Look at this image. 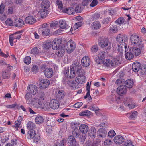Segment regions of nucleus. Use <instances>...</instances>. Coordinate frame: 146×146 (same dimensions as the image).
Instances as JSON below:
<instances>
[{
  "mask_svg": "<svg viewBox=\"0 0 146 146\" xmlns=\"http://www.w3.org/2000/svg\"><path fill=\"white\" fill-rule=\"evenodd\" d=\"M101 27V24L98 21L93 22L91 25L92 28L95 30L99 29Z\"/></svg>",
  "mask_w": 146,
  "mask_h": 146,
  "instance_id": "32",
  "label": "nucleus"
},
{
  "mask_svg": "<svg viewBox=\"0 0 146 146\" xmlns=\"http://www.w3.org/2000/svg\"><path fill=\"white\" fill-rule=\"evenodd\" d=\"M116 41L118 42V50L121 52H123V48L126 52L127 44L126 42L127 41L128 38L125 34H119L116 38Z\"/></svg>",
  "mask_w": 146,
  "mask_h": 146,
  "instance_id": "2",
  "label": "nucleus"
},
{
  "mask_svg": "<svg viewBox=\"0 0 146 146\" xmlns=\"http://www.w3.org/2000/svg\"><path fill=\"white\" fill-rule=\"evenodd\" d=\"M127 50V48H126V52H125V58L127 60H130L133 58L134 57L133 54L131 51L130 50V49L129 51L126 53Z\"/></svg>",
  "mask_w": 146,
  "mask_h": 146,
  "instance_id": "29",
  "label": "nucleus"
},
{
  "mask_svg": "<svg viewBox=\"0 0 146 146\" xmlns=\"http://www.w3.org/2000/svg\"><path fill=\"white\" fill-rule=\"evenodd\" d=\"M119 60L117 58H113L111 60L106 59L104 60L103 64L107 67H112L116 66L119 64Z\"/></svg>",
  "mask_w": 146,
  "mask_h": 146,
  "instance_id": "4",
  "label": "nucleus"
},
{
  "mask_svg": "<svg viewBox=\"0 0 146 146\" xmlns=\"http://www.w3.org/2000/svg\"><path fill=\"white\" fill-rule=\"evenodd\" d=\"M88 109L91 110L95 111H98L99 110L98 108L96 105L94 104H92L89 107Z\"/></svg>",
  "mask_w": 146,
  "mask_h": 146,
  "instance_id": "42",
  "label": "nucleus"
},
{
  "mask_svg": "<svg viewBox=\"0 0 146 146\" xmlns=\"http://www.w3.org/2000/svg\"><path fill=\"white\" fill-rule=\"evenodd\" d=\"M66 49L65 48L64 46L62 47H60V48L57 50L56 54L57 56L59 57L62 56L64 54L65 51Z\"/></svg>",
  "mask_w": 146,
  "mask_h": 146,
  "instance_id": "19",
  "label": "nucleus"
},
{
  "mask_svg": "<svg viewBox=\"0 0 146 146\" xmlns=\"http://www.w3.org/2000/svg\"><path fill=\"white\" fill-rule=\"evenodd\" d=\"M98 50V47L97 45L93 46L91 48L92 52H96Z\"/></svg>",
  "mask_w": 146,
  "mask_h": 146,
  "instance_id": "64",
  "label": "nucleus"
},
{
  "mask_svg": "<svg viewBox=\"0 0 146 146\" xmlns=\"http://www.w3.org/2000/svg\"><path fill=\"white\" fill-rule=\"evenodd\" d=\"M125 84L126 85V88H131L133 86V82L132 80L128 79L125 82Z\"/></svg>",
  "mask_w": 146,
  "mask_h": 146,
  "instance_id": "36",
  "label": "nucleus"
},
{
  "mask_svg": "<svg viewBox=\"0 0 146 146\" xmlns=\"http://www.w3.org/2000/svg\"><path fill=\"white\" fill-rule=\"evenodd\" d=\"M72 133L75 137H78L80 135V132L78 129L76 127L73 131Z\"/></svg>",
  "mask_w": 146,
  "mask_h": 146,
  "instance_id": "44",
  "label": "nucleus"
},
{
  "mask_svg": "<svg viewBox=\"0 0 146 146\" xmlns=\"http://www.w3.org/2000/svg\"><path fill=\"white\" fill-rule=\"evenodd\" d=\"M61 42V40L60 39L57 38L54 39L52 44H55L58 46H61L60 44Z\"/></svg>",
  "mask_w": 146,
  "mask_h": 146,
  "instance_id": "50",
  "label": "nucleus"
},
{
  "mask_svg": "<svg viewBox=\"0 0 146 146\" xmlns=\"http://www.w3.org/2000/svg\"><path fill=\"white\" fill-rule=\"evenodd\" d=\"M39 31L42 36H48L50 34V30L48 28L39 29Z\"/></svg>",
  "mask_w": 146,
  "mask_h": 146,
  "instance_id": "24",
  "label": "nucleus"
},
{
  "mask_svg": "<svg viewBox=\"0 0 146 146\" xmlns=\"http://www.w3.org/2000/svg\"><path fill=\"white\" fill-rule=\"evenodd\" d=\"M31 103L34 108L37 109L40 108L42 105L40 99L36 97H35L32 99Z\"/></svg>",
  "mask_w": 146,
  "mask_h": 146,
  "instance_id": "6",
  "label": "nucleus"
},
{
  "mask_svg": "<svg viewBox=\"0 0 146 146\" xmlns=\"http://www.w3.org/2000/svg\"><path fill=\"white\" fill-rule=\"evenodd\" d=\"M90 86H89V83L87 82V86H86V90L87 92L86 95L85 96L84 98L85 99L88 98V102L91 101L92 100V98L90 94Z\"/></svg>",
  "mask_w": 146,
  "mask_h": 146,
  "instance_id": "18",
  "label": "nucleus"
},
{
  "mask_svg": "<svg viewBox=\"0 0 146 146\" xmlns=\"http://www.w3.org/2000/svg\"><path fill=\"white\" fill-rule=\"evenodd\" d=\"M59 21H56L55 22H53L50 24V27H51L55 28L59 26Z\"/></svg>",
  "mask_w": 146,
  "mask_h": 146,
  "instance_id": "58",
  "label": "nucleus"
},
{
  "mask_svg": "<svg viewBox=\"0 0 146 146\" xmlns=\"http://www.w3.org/2000/svg\"><path fill=\"white\" fill-rule=\"evenodd\" d=\"M91 112L89 110H86L81 113L80 115L81 116H89L91 114Z\"/></svg>",
  "mask_w": 146,
  "mask_h": 146,
  "instance_id": "53",
  "label": "nucleus"
},
{
  "mask_svg": "<svg viewBox=\"0 0 146 146\" xmlns=\"http://www.w3.org/2000/svg\"><path fill=\"white\" fill-rule=\"evenodd\" d=\"M125 22V19L123 17H119L115 21V23L118 25H120L123 23Z\"/></svg>",
  "mask_w": 146,
  "mask_h": 146,
  "instance_id": "48",
  "label": "nucleus"
},
{
  "mask_svg": "<svg viewBox=\"0 0 146 146\" xmlns=\"http://www.w3.org/2000/svg\"><path fill=\"white\" fill-rule=\"evenodd\" d=\"M63 12L67 13L69 15H71L74 13L75 11L74 8L70 7L64 9Z\"/></svg>",
  "mask_w": 146,
  "mask_h": 146,
  "instance_id": "38",
  "label": "nucleus"
},
{
  "mask_svg": "<svg viewBox=\"0 0 146 146\" xmlns=\"http://www.w3.org/2000/svg\"><path fill=\"white\" fill-rule=\"evenodd\" d=\"M79 129L82 133H86L88 131L89 127L87 125L85 124H82L80 126Z\"/></svg>",
  "mask_w": 146,
  "mask_h": 146,
  "instance_id": "25",
  "label": "nucleus"
},
{
  "mask_svg": "<svg viewBox=\"0 0 146 146\" xmlns=\"http://www.w3.org/2000/svg\"><path fill=\"white\" fill-rule=\"evenodd\" d=\"M14 24L17 27H21L24 25V21L21 19H17L15 20Z\"/></svg>",
  "mask_w": 146,
  "mask_h": 146,
  "instance_id": "30",
  "label": "nucleus"
},
{
  "mask_svg": "<svg viewBox=\"0 0 146 146\" xmlns=\"http://www.w3.org/2000/svg\"><path fill=\"white\" fill-rule=\"evenodd\" d=\"M36 123L38 124H40L43 123L44 118L42 116L38 115L36 117L35 119Z\"/></svg>",
  "mask_w": 146,
  "mask_h": 146,
  "instance_id": "31",
  "label": "nucleus"
},
{
  "mask_svg": "<svg viewBox=\"0 0 146 146\" xmlns=\"http://www.w3.org/2000/svg\"><path fill=\"white\" fill-rule=\"evenodd\" d=\"M116 134L115 131L113 130H111L108 133V136L111 138L113 137Z\"/></svg>",
  "mask_w": 146,
  "mask_h": 146,
  "instance_id": "60",
  "label": "nucleus"
},
{
  "mask_svg": "<svg viewBox=\"0 0 146 146\" xmlns=\"http://www.w3.org/2000/svg\"><path fill=\"white\" fill-rule=\"evenodd\" d=\"M68 84L70 86L72 89H75L78 88L79 84H77L75 82L70 80L68 81Z\"/></svg>",
  "mask_w": 146,
  "mask_h": 146,
  "instance_id": "26",
  "label": "nucleus"
},
{
  "mask_svg": "<svg viewBox=\"0 0 146 146\" xmlns=\"http://www.w3.org/2000/svg\"><path fill=\"white\" fill-rule=\"evenodd\" d=\"M90 60L89 57L85 56L83 57L81 60V63L82 65L85 67L88 66L90 64Z\"/></svg>",
  "mask_w": 146,
  "mask_h": 146,
  "instance_id": "15",
  "label": "nucleus"
},
{
  "mask_svg": "<svg viewBox=\"0 0 146 146\" xmlns=\"http://www.w3.org/2000/svg\"><path fill=\"white\" fill-rule=\"evenodd\" d=\"M52 45L51 42L46 41L44 42L43 43V48L44 49L47 50L49 49Z\"/></svg>",
  "mask_w": 146,
  "mask_h": 146,
  "instance_id": "34",
  "label": "nucleus"
},
{
  "mask_svg": "<svg viewBox=\"0 0 146 146\" xmlns=\"http://www.w3.org/2000/svg\"><path fill=\"white\" fill-rule=\"evenodd\" d=\"M141 65V64L139 62H134L132 66L133 70L135 72H138Z\"/></svg>",
  "mask_w": 146,
  "mask_h": 146,
  "instance_id": "17",
  "label": "nucleus"
},
{
  "mask_svg": "<svg viewBox=\"0 0 146 146\" xmlns=\"http://www.w3.org/2000/svg\"><path fill=\"white\" fill-rule=\"evenodd\" d=\"M25 22L27 24L30 25L35 23L36 21V19L32 16H29L27 17L25 19Z\"/></svg>",
  "mask_w": 146,
  "mask_h": 146,
  "instance_id": "16",
  "label": "nucleus"
},
{
  "mask_svg": "<svg viewBox=\"0 0 146 146\" xmlns=\"http://www.w3.org/2000/svg\"><path fill=\"white\" fill-rule=\"evenodd\" d=\"M53 73L52 69L50 68H47L44 71V74L46 77L48 78L52 77Z\"/></svg>",
  "mask_w": 146,
  "mask_h": 146,
  "instance_id": "21",
  "label": "nucleus"
},
{
  "mask_svg": "<svg viewBox=\"0 0 146 146\" xmlns=\"http://www.w3.org/2000/svg\"><path fill=\"white\" fill-rule=\"evenodd\" d=\"M50 82L47 79H43L41 80L40 82V87L41 89H44L48 87Z\"/></svg>",
  "mask_w": 146,
  "mask_h": 146,
  "instance_id": "11",
  "label": "nucleus"
},
{
  "mask_svg": "<svg viewBox=\"0 0 146 146\" xmlns=\"http://www.w3.org/2000/svg\"><path fill=\"white\" fill-rule=\"evenodd\" d=\"M41 138L39 135H36L33 139L34 142L36 143V144L39 143L41 142Z\"/></svg>",
  "mask_w": 146,
  "mask_h": 146,
  "instance_id": "49",
  "label": "nucleus"
},
{
  "mask_svg": "<svg viewBox=\"0 0 146 146\" xmlns=\"http://www.w3.org/2000/svg\"><path fill=\"white\" fill-rule=\"evenodd\" d=\"M99 54L98 57L100 58L101 60H103L105 58V52L103 51H100L98 52Z\"/></svg>",
  "mask_w": 146,
  "mask_h": 146,
  "instance_id": "45",
  "label": "nucleus"
},
{
  "mask_svg": "<svg viewBox=\"0 0 146 146\" xmlns=\"http://www.w3.org/2000/svg\"><path fill=\"white\" fill-rule=\"evenodd\" d=\"M103 60H101L98 57H96L95 58V60L96 62L97 66L101 65L103 63Z\"/></svg>",
  "mask_w": 146,
  "mask_h": 146,
  "instance_id": "54",
  "label": "nucleus"
},
{
  "mask_svg": "<svg viewBox=\"0 0 146 146\" xmlns=\"http://www.w3.org/2000/svg\"><path fill=\"white\" fill-rule=\"evenodd\" d=\"M129 115V118L131 119H133L137 117L138 113L137 111H131Z\"/></svg>",
  "mask_w": 146,
  "mask_h": 146,
  "instance_id": "47",
  "label": "nucleus"
},
{
  "mask_svg": "<svg viewBox=\"0 0 146 146\" xmlns=\"http://www.w3.org/2000/svg\"><path fill=\"white\" fill-rule=\"evenodd\" d=\"M68 140V143L70 146H78V143L74 136L71 135L69 136Z\"/></svg>",
  "mask_w": 146,
  "mask_h": 146,
  "instance_id": "13",
  "label": "nucleus"
},
{
  "mask_svg": "<svg viewBox=\"0 0 146 146\" xmlns=\"http://www.w3.org/2000/svg\"><path fill=\"white\" fill-rule=\"evenodd\" d=\"M130 38L132 44L133 46H139L141 49L144 47V45L142 42V41L136 34L134 33L132 34Z\"/></svg>",
  "mask_w": 146,
  "mask_h": 146,
  "instance_id": "3",
  "label": "nucleus"
},
{
  "mask_svg": "<svg viewBox=\"0 0 146 146\" xmlns=\"http://www.w3.org/2000/svg\"><path fill=\"white\" fill-rule=\"evenodd\" d=\"M117 29V26L115 25H112L110 27V31L111 33H114L116 32Z\"/></svg>",
  "mask_w": 146,
  "mask_h": 146,
  "instance_id": "46",
  "label": "nucleus"
},
{
  "mask_svg": "<svg viewBox=\"0 0 146 146\" xmlns=\"http://www.w3.org/2000/svg\"><path fill=\"white\" fill-rule=\"evenodd\" d=\"M64 73L66 77L70 78H74L76 75H77L76 82L79 84L84 83L86 81V78L84 76L85 72L78 62H74L70 66V69L69 67L66 68Z\"/></svg>",
  "mask_w": 146,
  "mask_h": 146,
  "instance_id": "1",
  "label": "nucleus"
},
{
  "mask_svg": "<svg viewBox=\"0 0 146 146\" xmlns=\"http://www.w3.org/2000/svg\"><path fill=\"white\" fill-rule=\"evenodd\" d=\"M48 14V11L47 9L43 8L38 12V16L43 18L45 17Z\"/></svg>",
  "mask_w": 146,
  "mask_h": 146,
  "instance_id": "20",
  "label": "nucleus"
},
{
  "mask_svg": "<svg viewBox=\"0 0 146 146\" xmlns=\"http://www.w3.org/2000/svg\"><path fill=\"white\" fill-rule=\"evenodd\" d=\"M50 3L48 0L43 1L42 3V7L46 9H48L50 6Z\"/></svg>",
  "mask_w": 146,
  "mask_h": 146,
  "instance_id": "40",
  "label": "nucleus"
},
{
  "mask_svg": "<svg viewBox=\"0 0 146 146\" xmlns=\"http://www.w3.org/2000/svg\"><path fill=\"white\" fill-rule=\"evenodd\" d=\"M19 32H16L15 33V35H12L9 37V41L10 45L12 46L13 45V41L14 39H19L21 36V34H19L18 35H15L17 34Z\"/></svg>",
  "mask_w": 146,
  "mask_h": 146,
  "instance_id": "12",
  "label": "nucleus"
},
{
  "mask_svg": "<svg viewBox=\"0 0 146 146\" xmlns=\"http://www.w3.org/2000/svg\"><path fill=\"white\" fill-rule=\"evenodd\" d=\"M114 142L117 144H122L124 141V138L122 136L118 135L115 136L113 139Z\"/></svg>",
  "mask_w": 146,
  "mask_h": 146,
  "instance_id": "14",
  "label": "nucleus"
},
{
  "mask_svg": "<svg viewBox=\"0 0 146 146\" xmlns=\"http://www.w3.org/2000/svg\"><path fill=\"white\" fill-rule=\"evenodd\" d=\"M31 53L33 54H37L39 53V50L37 47H35L31 50Z\"/></svg>",
  "mask_w": 146,
  "mask_h": 146,
  "instance_id": "59",
  "label": "nucleus"
},
{
  "mask_svg": "<svg viewBox=\"0 0 146 146\" xmlns=\"http://www.w3.org/2000/svg\"><path fill=\"white\" fill-rule=\"evenodd\" d=\"M140 75H144L146 74V65L142 64L138 72Z\"/></svg>",
  "mask_w": 146,
  "mask_h": 146,
  "instance_id": "27",
  "label": "nucleus"
},
{
  "mask_svg": "<svg viewBox=\"0 0 146 146\" xmlns=\"http://www.w3.org/2000/svg\"><path fill=\"white\" fill-rule=\"evenodd\" d=\"M100 17V15L99 13H96L92 15L91 19L93 20H96L99 19Z\"/></svg>",
  "mask_w": 146,
  "mask_h": 146,
  "instance_id": "51",
  "label": "nucleus"
},
{
  "mask_svg": "<svg viewBox=\"0 0 146 146\" xmlns=\"http://www.w3.org/2000/svg\"><path fill=\"white\" fill-rule=\"evenodd\" d=\"M49 105L51 108L53 110L57 109L59 107L60 103L56 99H53L49 102Z\"/></svg>",
  "mask_w": 146,
  "mask_h": 146,
  "instance_id": "7",
  "label": "nucleus"
},
{
  "mask_svg": "<svg viewBox=\"0 0 146 146\" xmlns=\"http://www.w3.org/2000/svg\"><path fill=\"white\" fill-rule=\"evenodd\" d=\"M112 143V141L110 139H106L104 142V144L106 146H109Z\"/></svg>",
  "mask_w": 146,
  "mask_h": 146,
  "instance_id": "55",
  "label": "nucleus"
},
{
  "mask_svg": "<svg viewBox=\"0 0 146 146\" xmlns=\"http://www.w3.org/2000/svg\"><path fill=\"white\" fill-rule=\"evenodd\" d=\"M110 20L111 18L110 17H108L104 19L102 21V23L104 24H106L109 23L110 21Z\"/></svg>",
  "mask_w": 146,
  "mask_h": 146,
  "instance_id": "63",
  "label": "nucleus"
},
{
  "mask_svg": "<svg viewBox=\"0 0 146 146\" xmlns=\"http://www.w3.org/2000/svg\"><path fill=\"white\" fill-rule=\"evenodd\" d=\"M35 131L33 129H31L28 131L27 136L28 139H31L35 137Z\"/></svg>",
  "mask_w": 146,
  "mask_h": 146,
  "instance_id": "28",
  "label": "nucleus"
},
{
  "mask_svg": "<svg viewBox=\"0 0 146 146\" xmlns=\"http://www.w3.org/2000/svg\"><path fill=\"white\" fill-rule=\"evenodd\" d=\"M65 96V92L63 90H60L57 94V98L59 100L63 99Z\"/></svg>",
  "mask_w": 146,
  "mask_h": 146,
  "instance_id": "39",
  "label": "nucleus"
},
{
  "mask_svg": "<svg viewBox=\"0 0 146 146\" xmlns=\"http://www.w3.org/2000/svg\"><path fill=\"white\" fill-rule=\"evenodd\" d=\"M24 62L27 64H29L31 62V58L29 56L26 57L24 59Z\"/></svg>",
  "mask_w": 146,
  "mask_h": 146,
  "instance_id": "52",
  "label": "nucleus"
},
{
  "mask_svg": "<svg viewBox=\"0 0 146 146\" xmlns=\"http://www.w3.org/2000/svg\"><path fill=\"white\" fill-rule=\"evenodd\" d=\"M15 125L12 126L16 131L18 130L19 128L22 127L21 121H16L15 122Z\"/></svg>",
  "mask_w": 146,
  "mask_h": 146,
  "instance_id": "37",
  "label": "nucleus"
},
{
  "mask_svg": "<svg viewBox=\"0 0 146 146\" xmlns=\"http://www.w3.org/2000/svg\"><path fill=\"white\" fill-rule=\"evenodd\" d=\"M56 3L58 6V8L60 10L63 11L64 10H63V5L62 2L60 1H56Z\"/></svg>",
  "mask_w": 146,
  "mask_h": 146,
  "instance_id": "61",
  "label": "nucleus"
},
{
  "mask_svg": "<svg viewBox=\"0 0 146 146\" xmlns=\"http://www.w3.org/2000/svg\"><path fill=\"white\" fill-rule=\"evenodd\" d=\"M28 92L33 95H35L38 92L37 87L35 85L30 84L27 88Z\"/></svg>",
  "mask_w": 146,
  "mask_h": 146,
  "instance_id": "8",
  "label": "nucleus"
},
{
  "mask_svg": "<svg viewBox=\"0 0 146 146\" xmlns=\"http://www.w3.org/2000/svg\"><path fill=\"white\" fill-rule=\"evenodd\" d=\"M130 50L132 52L133 54H134L136 56L139 55L141 52L140 49L138 48H130Z\"/></svg>",
  "mask_w": 146,
  "mask_h": 146,
  "instance_id": "33",
  "label": "nucleus"
},
{
  "mask_svg": "<svg viewBox=\"0 0 146 146\" xmlns=\"http://www.w3.org/2000/svg\"><path fill=\"white\" fill-rule=\"evenodd\" d=\"M127 91L126 87L124 85H120L117 88V92L119 95H122L125 94Z\"/></svg>",
  "mask_w": 146,
  "mask_h": 146,
  "instance_id": "10",
  "label": "nucleus"
},
{
  "mask_svg": "<svg viewBox=\"0 0 146 146\" xmlns=\"http://www.w3.org/2000/svg\"><path fill=\"white\" fill-rule=\"evenodd\" d=\"M124 83V80L121 79H118L115 82V83L117 85H123Z\"/></svg>",
  "mask_w": 146,
  "mask_h": 146,
  "instance_id": "62",
  "label": "nucleus"
},
{
  "mask_svg": "<svg viewBox=\"0 0 146 146\" xmlns=\"http://www.w3.org/2000/svg\"><path fill=\"white\" fill-rule=\"evenodd\" d=\"M2 76L3 78L4 79L9 78L10 77V74L8 72H3Z\"/></svg>",
  "mask_w": 146,
  "mask_h": 146,
  "instance_id": "56",
  "label": "nucleus"
},
{
  "mask_svg": "<svg viewBox=\"0 0 146 146\" xmlns=\"http://www.w3.org/2000/svg\"><path fill=\"white\" fill-rule=\"evenodd\" d=\"M96 130L95 128L92 127L89 131V135L91 137H94L96 135Z\"/></svg>",
  "mask_w": 146,
  "mask_h": 146,
  "instance_id": "41",
  "label": "nucleus"
},
{
  "mask_svg": "<svg viewBox=\"0 0 146 146\" xmlns=\"http://www.w3.org/2000/svg\"><path fill=\"white\" fill-rule=\"evenodd\" d=\"M76 46V44L72 41L71 40L67 43V48L66 49L68 53L72 52L75 49Z\"/></svg>",
  "mask_w": 146,
  "mask_h": 146,
  "instance_id": "9",
  "label": "nucleus"
},
{
  "mask_svg": "<svg viewBox=\"0 0 146 146\" xmlns=\"http://www.w3.org/2000/svg\"><path fill=\"white\" fill-rule=\"evenodd\" d=\"M30 92H27L25 95V99L27 104H29L31 103V100L32 98V95Z\"/></svg>",
  "mask_w": 146,
  "mask_h": 146,
  "instance_id": "35",
  "label": "nucleus"
},
{
  "mask_svg": "<svg viewBox=\"0 0 146 146\" xmlns=\"http://www.w3.org/2000/svg\"><path fill=\"white\" fill-rule=\"evenodd\" d=\"M98 137L103 138L105 137L107 134L106 131L104 129H100L97 131Z\"/></svg>",
  "mask_w": 146,
  "mask_h": 146,
  "instance_id": "22",
  "label": "nucleus"
},
{
  "mask_svg": "<svg viewBox=\"0 0 146 146\" xmlns=\"http://www.w3.org/2000/svg\"><path fill=\"white\" fill-rule=\"evenodd\" d=\"M59 21V26L61 28L67 29L69 27L65 20H60Z\"/></svg>",
  "mask_w": 146,
  "mask_h": 146,
  "instance_id": "23",
  "label": "nucleus"
},
{
  "mask_svg": "<svg viewBox=\"0 0 146 146\" xmlns=\"http://www.w3.org/2000/svg\"><path fill=\"white\" fill-rule=\"evenodd\" d=\"M45 93L42 91H40L38 94L37 96L39 98L44 100V99Z\"/></svg>",
  "mask_w": 146,
  "mask_h": 146,
  "instance_id": "57",
  "label": "nucleus"
},
{
  "mask_svg": "<svg viewBox=\"0 0 146 146\" xmlns=\"http://www.w3.org/2000/svg\"><path fill=\"white\" fill-rule=\"evenodd\" d=\"M27 127L28 129H30L34 128L35 127V126L33 123L31 121H29L27 123Z\"/></svg>",
  "mask_w": 146,
  "mask_h": 146,
  "instance_id": "43",
  "label": "nucleus"
},
{
  "mask_svg": "<svg viewBox=\"0 0 146 146\" xmlns=\"http://www.w3.org/2000/svg\"><path fill=\"white\" fill-rule=\"evenodd\" d=\"M99 44L102 48L107 47L106 48L107 52L109 51L111 48V44L109 42V40L106 38H104L99 43Z\"/></svg>",
  "mask_w": 146,
  "mask_h": 146,
  "instance_id": "5",
  "label": "nucleus"
}]
</instances>
